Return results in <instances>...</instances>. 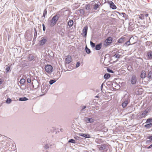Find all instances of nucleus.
Returning <instances> with one entry per match:
<instances>
[{
  "label": "nucleus",
  "mask_w": 152,
  "mask_h": 152,
  "mask_svg": "<svg viewBox=\"0 0 152 152\" xmlns=\"http://www.w3.org/2000/svg\"><path fill=\"white\" fill-rule=\"evenodd\" d=\"M151 110V108L149 107L145 109L141 113L137 114L136 115V117L138 120L143 118H145L147 115L148 113Z\"/></svg>",
  "instance_id": "nucleus-1"
},
{
  "label": "nucleus",
  "mask_w": 152,
  "mask_h": 152,
  "mask_svg": "<svg viewBox=\"0 0 152 152\" xmlns=\"http://www.w3.org/2000/svg\"><path fill=\"white\" fill-rule=\"evenodd\" d=\"M97 147L100 152H111L109 146L107 144H103L101 145H98Z\"/></svg>",
  "instance_id": "nucleus-2"
},
{
  "label": "nucleus",
  "mask_w": 152,
  "mask_h": 152,
  "mask_svg": "<svg viewBox=\"0 0 152 152\" xmlns=\"http://www.w3.org/2000/svg\"><path fill=\"white\" fill-rule=\"evenodd\" d=\"M58 19V17L57 15H55L53 17L52 19L49 22V25L51 26H53L56 23Z\"/></svg>",
  "instance_id": "nucleus-3"
},
{
  "label": "nucleus",
  "mask_w": 152,
  "mask_h": 152,
  "mask_svg": "<svg viewBox=\"0 0 152 152\" xmlns=\"http://www.w3.org/2000/svg\"><path fill=\"white\" fill-rule=\"evenodd\" d=\"M45 69L46 71L49 74L51 73L53 70L52 66L49 65H46L45 66Z\"/></svg>",
  "instance_id": "nucleus-4"
},
{
  "label": "nucleus",
  "mask_w": 152,
  "mask_h": 152,
  "mask_svg": "<svg viewBox=\"0 0 152 152\" xmlns=\"http://www.w3.org/2000/svg\"><path fill=\"white\" fill-rule=\"evenodd\" d=\"M72 57L69 55H68L66 56L65 59V63L66 64H69L72 61Z\"/></svg>",
  "instance_id": "nucleus-5"
},
{
  "label": "nucleus",
  "mask_w": 152,
  "mask_h": 152,
  "mask_svg": "<svg viewBox=\"0 0 152 152\" xmlns=\"http://www.w3.org/2000/svg\"><path fill=\"white\" fill-rule=\"evenodd\" d=\"M112 41V38L110 37H108L105 41L104 45L107 46L109 45L111 43Z\"/></svg>",
  "instance_id": "nucleus-6"
},
{
  "label": "nucleus",
  "mask_w": 152,
  "mask_h": 152,
  "mask_svg": "<svg viewBox=\"0 0 152 152\" xmlns=\"http://www.w3.org/2000/svg\"><path fill=\"white\" fill-rule=\"evenodd\" d=\"M142 89L139 88H136L134 91L135 93L137 95L141 94H142Z\"/></svg>",
  "instance_id": "nucleus-7"
},
{
  "label": "nucleus",
  "mask_w": 152,
  "mask_h": 152,
  "mask_svg": "<svg viewBox=\"0 0 152 152\" xmlns=\"http://www.w3.org/2000/svg\"><path fill=\"white\" fill-rule=\"evenodd\" d=\"M148 16V14L146 13V12H143V14H141L139 15V18L140 19L143 20L144 18V16L147 17Z\"/></svg>",
  "instance_id": "nucleus-8"
},
{
  "label": "nucleus",
  "mask_w": 152,
  "mask_h": 152,
  "mask_svg": "<svg viewBox=\"0 0 152 152\" xmlns=\"http://www.w3.org/2000/svg\"><path fill=\"white\" fill-rule=\"evenodd\" d=\"M88 27L87 26H86L84 27L82 31V35H83L84 34V36L86 38L87 34V30H88Z\"/></svg>",
  "instance_id": "nucleus-9"
},
{
  "label": "nucleus",
  "mask_w": 152,
  "mask_h": 152,
  "mask_svg": "<svg viewBox=\"0 0 152 152\" xmlns=\"http://www.w3.org/2000/svg\"><path fill=\"white\" fill-rule=\"evenodd\" d=\"M48 86L47 85H42V93H45L48 91Z\"/></svg>",
  "instance_id": "nucleus-10"
},
{
  "label": "nucleus",
  "mask_w": 152,
  "mask_h": 152,
  "mask_svg": "<svg viewBox=\"0 0 152 152\" xmlns=\"http://www.w3.org/2000/svg\"><path fill=\"white\" fill-rule=\"evenodd\" d=\"M47 41V39L43 38H42V39L39 42V45L42 46L44 45Z\"/></svg>",
  "instance_id": "nucleus-11"
},
{
  "label": "nucleus",
  "mask_w": 152,
  "mask_h": 152,
  "mask_svg": "<svg viewBox=\"0 0 152 152\" xmlns=\"http://www.w3.org/2000/svg\"><path fill=\"white\" fill-rule=\"evenodd\" d=\"M108 3L110 4V7L113 9H115L116 7L114 3L111 1H108Z\"/></svg>",
  "instance_id": "nucleus-12"
},
{
  "label": "nucleus",
  "mask_w": 152,
  "mask_h": 152,
  "mask_svg": "<svg viewBox=\"0 0 152 152\" xmlns=\"http://www.w3.org/2000/svg\"><path fill=\"white\" fill-rule=\"evenodd\" d=\"M137 81L136 77L135 76H132L131 79V83L133 84H134L136 83Z\"/></svg>",
  "instance_id": "nucleus-13"
},
{
  "label": "nucleus",
  "mask_w": 152,
  "mask_h": 152,
  "mask_svg": "<svg viewBox=\"0 0 152 152\" xmlns=\"http://www.w3.org/2000/svg\"><path fill=\"white\" fill-rule=\"evenodd\" d=\"M79 135L83 137L86 138H89L91 137L90 135L89 134H87L81 133Z\"/></svg>",
  "instance_id": "nucleus-14"
},
{
  "label": "nucleus",
  "mask_w": 152,
  "mask_h": 152,
  "mask_svg": "<svg viewBox=\"0 0 152 152\" xmlns=\"http://www.w3.org/2000/svg\"><path fill=\"white\" fill-rule=\"evenodd\" d=\"M148 57L150 59H152V51L149 50L147 53Z\"/></svg>",
  "instance_id": "nucleus-15"
},
{
  "label": "nucleus",
  "mask_w": 152,
  "mask_h": 152,
  "mask_svg": "<svg viewBox=\"0 0 152 152\" xmlns=\"http://www.w3.org/2000/svg\"><path fill=\"white\" fill-rule=\"evenodd\" d=\"M102 43H101L95 46V49L96 50H99L102 48Z\"/></svg>",
  "instance_id": "nucleus-16"
},
{
  "label": "nucleus",
  "mask_w": 152,
  "mask_h": 152,
  "mask_svg": "<svg viewBox=\"0 0 152 152\" xmlns=\"http://www.w3.org/2000/svg\"><path fill=\"white\" fill-rule=\"evenodd\" d=\"M146 77L145 72L144 71H142L141 72L140 77L142 78H144Z\"/></svg>",
  "instance_id": "nucleus-17"
},
{
  "label": "nucleus",
  "mask_w": 152,
  "mask_h": 152,
  "mask_svg": "<svg viewBox=\"0 0 152 152\" xmlns=\"http://www.w3.org/2000/svg\"><path fill=\"white\" fill-rule=\"evenodd\" d=\"M144 126V127L147 129L151 128L152 126V123L147 124Z\"/></svg>",
  "instance_id": "nucleus-18"
},
{
  "label": "nucleus",
  "mask_w": 152,
  "mask_h": 152,
  "mask_svg": "<svg viewBox=\"0 0 152 152\" xmlns=\"http://www.w3.org/2000/svg\"><path fill=\"white\" fill-rule=\"evenodd\" d=\"M87 121V123H92L94 122V120L93 118H88Z\"/></svg>",
  "instance_id": "nucleus-19"
},
{
  "label": "nucleus",
  "mask_w": 152,
  "mask_h": 152,
  "mask_svg": "<svg viewBox=\"0 0 152 152\" xmlns=\"http://www.w3.org/2000/svg\"><path fill=\"white\" fill-rule=\"evenodd\" d=\"M130 102V100L129 99H126L122 103V104H128Z\"/></svg>",
  "instance_id": "nucleus-20"
},
{
  "label": "nucleus",
  "mask_w": 152,
  "mask_h": 152,
  "mask_svg": "<svg viewBox=\"0 0 152 152\" xmlns=\"http://www.w3.org/2000/svg\"><path fill=\"white\" fill-rule=\"evenodd\" d=\"M124 37H121L118 40V42L119 43H122L124 42Z\"/></svg>",
  "instance_id": "nucleus-21"
},
{
  "label": "nucleus",
  "mask_w": 152,
  "mask_h": 152,
  "mask_svg": "<svg viewBox=\"0 0 152 152\" xmlns=\"http://www.w3.org/2000/svg\"><path fill=\"white\" fill-rule=\"evenodd\" d=\"M152 123V118H149L147 119L145 123L146 124H149Z\"/></svg>",
  "instance_id": "nucleus-22"
},
{
  "label": "nucleus",
  "mask_w": 152,
  "mask_h": 152,
  "mask_svg": "<svg viewBox=\"0 0 152 152\" xmlns=\"http://www.w3.org/2000/svg\"><path fill=\"white\" fill-rule=\"evenodd\" d=\"M110 74L109 73H106L104 75V77L105 79H108L110 77Z\"/></svg>",
  "instance_id": "nucleus-23"
},
{
  "label": "nucleus",
  "mask_w": 152,
  "mask_h": 152,
  "mask_svg": "<svg viewBox=\"0 0 152 152\" xmlns=\"http://www.w3.org/2000/svg\"><path fill=\"white\" fill-rule=\"evenodd\" d=\"M68 25L70 26H72L73 24V22L72 20H70L68 22Z\"/></svg>",
  "instance_id": "nucleus-24"
},
{
  "label": "nucleus",
  "mask_w": 152,
  "mask_h": 152,
  "mask_svg": "<svg viewBox=\"0 0 152 152\" xmlns=\"http://www.w3.org/2000/svg\"><path fill=\"white\" fill-rule=\"evenodd\" d=\"M28 99L26 97H23L20 98L19 99V100L20 101H26Z\"/></svg>",
  "instance_id": "nucleus-25"
},
{
  "label": "nucleus",
  "mask_w": 152,
  "mask_h": 152,
  "mask_svg": "<svg viewBox=\"0 0 152 152\" xmlns=\"http://www.w3.org/2000/svg\"><path fill=\"white\" fill-rule=\"evenodd\" d=\"M148 76L149 79H151L152 78V71H151L149 72L148 74Z\"/></svg>",
  "instance_id": "nucleus-26"
},
{
  "label": "nucleus",
  "mask_w": 152,
  "mask_h": 152,
  "mask_svg": "<svg viewBox=\"0 0 152 152\" xmlns=\"http://www.w3.org/2000/svg\"><path fill=\"white\" fill-rule=\"evenodd\" d=\"M69 143H75V140L73 139H70L68 141Z\"/></svg>",
  "instance_id": "nucleus-27"
},
{
  "label": "nucleus",
  "mask_w": 152,
  "mask_h": 152,
  "mask_svg": "<svg viewBox=\"0 0 152 152\" xmlns=\"http://www.w3.org/2000/svg\"><path fill=\"white\" fill-rule=\"evenodd\" d=\"M25 82V80L24 79H20V82L21 84H23Z\"/></svg>",
  "instance_id": "nucleus-28"
},
{
  "label": "nucleus",
  "mask_w": 152,
  "mask_h": 152,
  "mask_svg": "<svg viewBox=\"0 0 152 152\" xmlns=\"http://www.w3.org/2000/svg\"><path fill=\"white\" fill-rule=\"evenodd\" d=\"M121 56V55H120L118 53H116L114 55V56L115 58H120Z\"/></svg>",
  "instance_id": "nucleus-29"
},
{
  "label": "nucleus",
  "mask_w": 152,
  "mask_h": 152,
  "mask_svg": "<svg viewBox=\"0 0 152 152\" xmlns=\"http://www.w3.org/2000/svg\"><path fill=\"white\" fill-rule=\"evenodd\" d=\"M99 5L98 4H95L94 6V9L95 10H96L98 8H99Z\"/></svg>",
  "instance_id": "nucleus-30"
},
{
  "label": "nucleus",
  "mask_w": 152,
  "mask_h": 152,
  "mask_svg": "<svg viewBox=\"0 0 152 152\" xmlns=\"http://www.w3.org/2000/svg\"><path fill=\"white\" fill-rule=\"evenodd\" d=\"M12 101V100L10 98H8L6 100V103L7 104H10Z\"/></svg>",
  "instance_id": "nucleus-31"
},
{
  "label": "nucleus",
  "mask_w": 152,
  "mask_h": 152,
  "mask_svg": "<svg viewBox=\"0 0 152 152\" xmlns=\"http://www.w3.org/2000/svg\"><path fill=\"white\" fill-rule=\"evenodd\" d=\"M47 11L46 9L44 10L43 12L42 17H45V15H47Z\"/></svg>",
  "instance_id": "nucleus-32"
},
{
  "label": "nucleus",
  "mask_w": 152,
  "mask_h": 152,
  "mask_svg": "<svg viewBox=\"0 0 152 152\" xmlns=\"http://www.w3.org/2000/svg\"><path fill=\"white\" fill-rule=\"evenodd\" d=\"M86 9L87 10H89L90 9V5L89 4H87L86 6Z\"/></svg>",
  "instance_id": "nucleus-33"
},
{
  "label": "nucleus",
  "mask_w": 152,
  "mask_h": 152,
  "mask_svg": "<svg viewBox=\"0 0 152 152\" xmlns=\"http://www.w3.org/2000/svg\"><path fill=\"white\" fill-rule=\"evenodd\" d=\"M130 45H131V44L129 41H128L126 42L124 44V45L125 46H128Z\"/></svg>",
  "instance_id": "nucleus-34"
},
{
  "label": "nucleus",
  "mask_w": 152,
  "mask_h": 152,
  "mask_svg": "<svg viewBox=\"0 0 152 152\" xmlns=\"http://www.w3.org/2000/svg\"><path fill=\"white\" fill-rule=\"evenodd\" d=\"M86 52L87 53L89 54L90 53V52H91L90 50L87 47H86Z\"/></svg>",
  "instance_id": "nucleus-35"
},
{
  "label": "nucleus",
  "mask_w": 152,
  "mask_h": 152,
  "mask_svg": "<svg viewBox=\"0 0 152 152\" xmlns=\"http://www.w3.org/2000/svg\"><path fill=\"white\" fill-rule=\"evenodd\" d=\"M90 44L92 48H94L95 47V44L91 41L90 42Z\"/></svg>",
  "instance_id": "nucleus-36"
},
{
  "label": "nucleus",
  "mask_w": 152,
  "mask_h": 152,
  "mask_svg": "<svg viewBox=\"0 0 152 152\" xmlns=\"http://www.w3.org/2000/svg\"><path fill=\"white\" fill-rule=\"evenodd\" d=\"M34 58V56L31 55H30L28 57L29 59L30 60H32Z\"/></svg>",
  "instance_id": "nucleus-37"
},
{
  "label": "nucleus",
  "mask_w": 152,
  "mask_h": 152,
  "mask_svg": "<svg viewBox=\"0 0 152 152\" xmlns=\"http://www.w3.org/2000/svg\"><path fill=\"white\" fill-rule=\"evenodd\" d=\"M10 69V66H7L6 68V70L7 72H8Z\"/></svg>",
  "instance_id": "nucleus-38"
},
{
  "label": "nucleus",
  "mask_w": 152,
  "mask_h": 152,
  "mask_svg": "<svg viewBox=\"0 0 152 152\" xmlns=\"http://www.w3.org/2000/svg\"><path fill=\"white\" fill-rule=\"evenodd\" d=\"M55 81L54 80H51L49 81V83L51 85L54 83Z\"/></svg>",
  "instance_id": "nucleus-39"
},
{
  "label": "nucleus",
  "mask_w": 152,
  "mask_h": 152,
  "mask_svg": "<svg viewBox=\"0 0 152 152\" xmlns=\"http://www.w3.org/2000/svg\"><path fill=\"white\" fill-rule=\"evenodd\" d=\"M147 138L149 139L152 141V134L150 136H149L147 137Z\"/></svg>",
  "instance_id": "nucleus-40"
},
{
  "label": "nucleus",
  "mask_w": 152,
  "mask_h": 152,
  "mask_svg": "<svg viewBox=\"0 0 152 152\" xmlns=\"http://www.w3.org/2000/svg\"><path fill=\"white\" fill-rule=\"evenodd\" d=\"M151 140H148L146 141V144H149L151 142Z\"/></svg>",
  "instance_id": "nucleus-41"
},
{
  "label": "nucleus",
  "mask_w": 152,
  "mask_h": 152,
  "mask_svg": "<svg viewBox=\"0 0 152 152\" xmlns=\"http://www.w3.org/2000/svg\"><path fill=\"white\" fill-rule=\"evenodd\" d=\"M86 108V106H83L82 108V109H81V111H83Z\"/></svg>",
  "instance_id": "nucleus-42"
},
{
  "label": "nucleus",
  "mask_w": 152,
  "mask_h": 152,
  "mask_svg": "<svg viewBox=\"0 0 152 152\" xmlns=\"http://www.w3.org/2000/svg\"><path fill=\"white\" fill-rule=\"evenodd\" d=\"M80 63L79 62H78L77 63L76 67H79L80 66Z\"/></svg>",
  "instance_id": "nucleus-43"
},
{
  "label": "nucleus",
  "mask_w": 152,
  "mask_h": 152,
  "mask_svg": "<svg viewBox=\"0 0 152 152\" xmlns=\"http://www.w3.org/2000/svg\"><path fill=\"white\" fill-rule=\"evenodd\" d=\"M4 80L1 79H0V85L1 84L4 82Z\"/></svg>",
  "instance_id": "nucleus-44"
},
{
  "label": "nucleus",
  "mask_w": 152,
  "mask_h": 152,
  "mask_svg": "<svg viewBox=\"0 0 152 152\" xmlns=\"http://www.w3.org/2000/svg\"><path fill=\"white\" fill-rule=\"evenodd\" d=\"M42 26H43V30L44 31H45V25L43 24L42 25Z\"/></svg>",
  "instance_id": "nucleus-45"
},
{
  "label": "nucleus",
  "mask_w": 152,
  "mask_h": 152,
  "mask_svg": "<svg viewBox=\"0 0 152 152\" xmlns=\"http://www.w3.org/2000/svg\"><path fill=\"white\" fill-rule=\"evenodd\" d=\"M27 81L28 83H30L31 82V80L30 79H28L27 80Z\"/></svg>",
  "instance_id": "nucleus-46"
},
{
  "label": "nucleus",
  "mask_w": 152,
  "mask_h": 152,
  "mask_svg": "<svg viewBox=\"0 0 152 152\" xmlns=\"http://www.w3.org/2000/svg\"><path fill=\"white\" fill-rule=\"evenodd\" d=\"M152 147V144H151L150 146L147 147V148L150 149Z\"/></svg>",
  "instance_id": "nucleus-47"
},
{
  "label": "nucleus",
  "mask_w": 152,
  "mask_h": 152,
  "mask_svg": "<svg viewBox=\"0 0 152 152\" xmlns=\"http://www.w3.org/2000/svg\"><path fill=\"white\" fill-rule=\"evenodd\" d=\"M108 71L109 72H113L112 71V70H110V69H108Z\"/></svg>",
  "instance_id": "nucleus-48"
},
{
  "label": "nucleus",
  "mask_w": 152,
  "mask_h": 152,
  "mask_svg": "<svg viewBox=\"0 0 152 152\" xmlns=\"http://www.w3.org/2000/svg\"><path fill=\"white\" fill-rule=\"evenodd\" d=\"M99 141V139H96L95 140V141L96 142H97L98 143H99L98 142V141Z\"/></svg>",
  "instance_id": "nucleus-49"
},
{
  "label": "nucleus",
  "mask_w": 152,
  "mask_h": 152,
  "mask_svg": "<svg viewBox=\"0 0 152 152\" xmlns=\"http://www.w3.org/2000/svg\"><path fill=\"white\" fill-rule=\"evenodd\" d=\"M123 108L126 107L127 105H121Z\"/></svg>",
  "instance_id": "nucleus-50"
},
{
  "label": "nucleus",
  "mask_w": 152,
  "mask_h": 152,
  "mask_svg": "<svg viewBox=\"0 0 152 152\" xmlns=\"http://www.w3.org/2000/svg\"><path fill=\"white\" fill-rule=\"evenodd\" d=\"M45 148L46 149H47L48 148V147L47 145H45Z\"/></svg>",
  "instance_id": "nucleus-51"
},
{
  "label": "nucleus",
  "mask_w": 152,
  "mask_h": 152,
  "mask_svg": "<svg viewBox=\"0 0 152 152\" xmlns=\"http://www.w3.org/2000/svg\"><path fill=\"white\" fill-rule=\"evenodd\" d=\"M122 14L123 16H124H124L125 15H126V14L125 13H122Z\"/></svg>",
  "instance_id": "nucleus-52"
},
{
  "label": "nucleus",
  "mask_w": 152,
  "mask_h": 152,
  "mask_svg": "<svg viewBox=\"0 0 152 152\" xmlns=\"http://www.w3.org/2000/svg\"><path fill=\"white\" fill-rule=\"evenodd\" d=\"M60 131L61 132H62L63 131H64V129H60Z\"/></svg>",
  "instance_id": "nucleus-53"
},
{
  "label": "nucleus",
  "mask_w": 152,
  "mask_h": 152,
  "mask_svg": "<svg viewBox=\"0 0 152 152\" xmlns=\"http://www.w3.org/2000/svg\"><path fill=\"white\" fill-rule=\"evenodd\" d=\"M83 11V10H80V12H81V11Z\"/></svg>",
  "instance_id": "nucleus-54"
},
{
  "label": "nucleus",
  "mask_w": 152,
  "mask_h": 152,
  "mask_svg": "<svg viewBox=\"0 0 152 152\" xmlns=\"http://www.w3.org/2000/svg\"><path fill=\"white\" fill-rule=\"evenodd\" d=\"M1 135V134H0V135Z\"/></svg>",
  "instance_id": "nucleus-55"
}]
</instances>
